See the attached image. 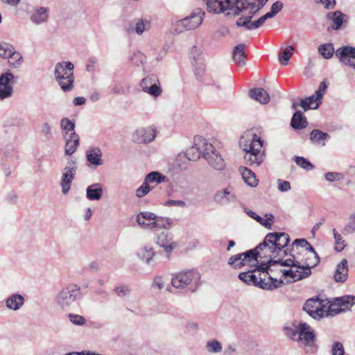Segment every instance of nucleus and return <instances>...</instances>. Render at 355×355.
<instances>
[{"label":"nucleus","instance_id":"obj_5","mask_svg":"<svg viewBox=\"0 0 355 355\" xmlns=\"http://www.w3.org/2000/svg\"><path fill=\"white\" fill-rule=\"evenodd\" d=\"M208 12L220 14L229 11L227 15H239L244 8V3L241 0H202Z\"/></svg>","mask_w":355,"mask_h":355},{"label":"nucleus","instance_id":"obj_51","mask_svg":"<svg viewBox=\"0 0 355 355\" xmlns=\"http://www.w3.org/2000/svg\"><path fill=\"white\" fill-rule=\"evenodd\" d=\"M144 92L150 94L154 98L159 96L162 93V88L159 80H158L157 83H154L153 85H150L148 87H146Z\"/></svg>","mask_w":355,"mask_h":355},{"label":"nucleus","instance_id":"obj_40","mask_svg":"<svg viewBox=\"0 0 355 355\" xmlns=\"http://www.w3.org/2000/svg\"><path fill=\"white\" fill-rule=\"evenodd\" d=\"M291 125L295 130H301L306 128L307 121L302 112L297 111L293 114L291 119Z\"/></svg>","mask_w":355,"mask_h":355},{"label":"nucleus","instance_id":"obj_32","mask_svg":"<svg viewBox=\"0 0 355 355\" xmlns=\"http://www.w3.org/2000/svg\"><path fill=\"white\" fill-rule=\"evenodd\" d=\"M49 18L48 10L46 8L40 7L35 10L31 16V21L39 25L47 21Z\"/></svg>","mask_w":355,"mask_h":355},{"label":"nucleus","instance_id":"obj_30","mask_svg":"<svg viewBox=\"0 0 355 355\" xmlns=\"http://www.w3.org/2000/svg\"><path fill=\"white\" fill-rule=\"evenodd\" d=\"M103 190L100 183L93 184L87 187L86 197L89 200H99L103 196Z\"/></svg>","mask_w":355,"mask_h":355},{"label":"nucleus","instance_id":"obj_39","mask_svg":"<svg viewBox=\"0 0 355 355\" xmlns=\"http://www.w3.org/2000/svg\"><path fill=\"white\" fill-rule=\"evenodd\" d=\"M65 139V150L64 153L67 155H71L74 153L79 145V137L69 136L64 137Z\"/></svg>","mask_w":355,"mask_h":355},{"label":"nucleus","instance_id":"obj_9","mask_svg":"<svg viewBox=\"0 0 355 355\" xmlns=\"http://www.w3.org/2000/svg\"><path fill=\"white\" fill-rule=\"evenodd\" d=\"M205 15L202 9H194L188 16L173 24L174 33L180 34L186 31L196 29L202 23Z\"/></svg>","mask_w":355,"mask_h":355},{"label":"nucleus","instance_id":"obj_36","mask_svg":"<svg viewBox=\"0 0 355 355\" xmlns=\"http://www.w3.org/2000/svg\"><path fill=\"white\" fill-rule=\"evenodd\" d=\"M335 304L345 310H349L355 304V296L351 295H344L335 298Z\"/></svg>","mask_w":355,"mask_h":355},{"label":"nucleus","instance_id":"obj_47","mask_svg":"<svg viewBox=\"0 0 355 355\" xmlns=\"http://www.w3.org/2000/svg\"><path fill=\"white\" fill-rule=\"evenodd\" d=\"M245 212L247 214L248 216L254 219L257 222L260 223L261 225H263L268 230H270L272 228V224L266 221V220L263 218L261 216L257 215L254 211L248 209H245Z\"/></svg>","mask_w":355,"mask_h":355},{"label":"nucleus","instance_id":"obj_3","mask_svg":"<svg viewBox=\"0 0 355 355\" xmlns=\"http://www.w3.org/2000/svg\"><path fill=\"white\" fill-rule=\"evenodd\" d=\"M171 285L182 293L195 292L200 285V275L196 270H182L173 275Z\"/></svg>","mask_w":355,"mask_h":355},{"label":"nucleus","instance_id":"obj_18","mask_svg":"<svg viewBox=\"0 0 355 355\" xmlns=\"http://www.w3.org/2000/svg\"><path fill=\"white\" fill-rule=\"evenodd\" d=\"M306 346H313L315 343V334L312 327L306 322L298 324L297 341Z\"/></svg>","mask_w":355,"mask_h":355},{"label":"nucleus","instance_id":"obj_37","mask_svg":"<svg viewBox=\"0 0 355 355\" xmlns=\"http://www.w3.org/2000/svg\"><path fill=\"white\" fill-rule=\"evenodd\" d=\"M145 181L151 186L157 185L162 182H166L167 178L158 171H153L147 174L144 178Z\"/></svg>","mask_w":355,"mask_h":355},{"label":"nucleus","instance_id":"obj_14","mask_svg":"<svg viewBox=\"0 0 355 355\" xmlns=\"http://www.w3.org/2000/svg\"><path fill=\"white\" fill-rule=\"evenodd\" d=\"M327 304L328 302L320 300L318 297H312L306 300L303 310L313 319L320 320L324 317V308Z\"/></svg>","mask_w":355,"mask_h":355},{"label":"nucleus","instance_id":"obj_49","mask_svg":"<svg viewBox=\"0 0 355 355\" xmlns=\"http://www.w3.org/2000/svg\"><path fill=\"white\" fill-rule=\"evenodd\" d=\"M355 233V213L349 215L347 223L345 225L343 234H353Z\"/></svg>","mask_w":355,"mask_h":355},{"label":"nucleus","instance_id":"obj_63","mask_svg":"<svg viewBox=\"0 0 355 355\" xmlns=\"http://www.w3.org/2000/svg\"><path fill=\"white\" fill-rule=\"evenodd\" d=\"M279 244L278 246L282 248V250H285L284 248L288 245L290 241L289 235L285 232H279Z\"/></svg>","mask_w":355,"mask_h":355},{"label":"nucleus","instance_id":"obj_21","mask_svg":"<svg viewBox=\"0 0 355 355\" xmlns=\"http://www.w3.org/2000/svg\"><path fill=\"white\" fill-rule=\"evenodd\" d=\"M293 259H279L277 260L270 259L267 263H261V265L257 266V268L253 270L254 272H263L264 274V277L266 278L268 276V279H269V276H271L270 274L272 272L270 267L272 266H275L276 264H280L283 266H290L295 263Z\"/></svg>","mask_w":355,"mask_h":355},{"label":"nucleus","instance_id":"obj_4","mask_svg":"<svg viewBox=\"0 0 355 355\" xmlns=\"http://www.w3.org/2000/svg\"><path fill=\"white\" fill-rule=\"evenodd\" d=\"M247 6H244V8L241 11H244L248 8L250 9V15L242 16L239 18L236 22L238 27H245L247 30L256 29L259 28L266 21L263 16L257 20L251 21L252 16L260 9H261L268 0H245Z\"/></svg>","mask_w":355,"mask_h":355},{"label":"nucleus","instance_id":"obj_31","mask_svg":"<svg viewBox=\"0 0 355 355\" xmlns=\"http://www.w3.org/2000/svg\"><path fill=\"white\" fill-rule=\"evenodd\" d=\"M245 46L243 44L236 45L233 50L232 59L235 64L243 66L245 64L246 54L245 52Z\"/></svg>","mask_w":355,"mask_h":355},{"label":"nucleus","instance_id":"obj_24","mask_svg":"<svg viewBox=\"0 0 355 355\" xmlns=\"http://www.w3.org/2000/svg\"><path fill=\"white\" fill-rule=\"evenodd\" d=\"M214 201L221 205H227L236 200L235 193L232 191V189L228 187L218 191L214 196Z\"/></svg>","mask_w":355,"mask_h":355},{"label":"nucleus","instance_id":"obj_1","mask_svg":"<svg viewBox=\"0 0 355 355\" xmlns=\"http://www.w3.org/2000/svg\"><path fill=\"white\" fill-rule=\"evenodd\" d=\"M263 141L252 131H247L241 137L239 145L245 151L244 160L248 165L259 166L265 159L262 150Z\"/></svg>","mask_w":355,"mask_h":355},{"label":"nucleus","instance_id":"obj_60","mask_svg":"<svg viewBox=\"0 0 355 355\" xmlns=\"http://www.w3.org/2000/svg\"><path fill=\"white\" fill-rule=\"evenodd\" d=\"M114 291L119 297H127L130 293V288L126 285H120L114 288Z\"/></svg>","mask_w":355,"mask_h":355},{"label":"nucleus","instance_id":"obj_8","mask_svg":"<svg viewBox=\"0 0 355 355\" xmlns=\"http://www.w3.org/2000/svg\"><path fill=\"white\" fill-rule=\"evenodd\" d=\"M137 222L141 228L145 230L169 229L173 220L170 218L157 216L152 212L142 211L137 214Z\"/></svg>","mask_w":355,"mask_h":355},{"label":"nucleus","instance_id":"obj_34","mask_svg":"<svg viewBox=\"0 0 355 355\" xmlns=\"http://www.w3.org/2000/svg\"><path fill=\"white\" fill-rule=\"evenodd\" d=\"M239 172L244 182L251 187H255L258 184V180L256 178L255 173L250 169L241 166Z\"/></svg>","mask_w":355,"mask_h":355},{"label":"nucleus","instance_id":"obj_50","mask_svg":"<svg viewBox=\"0 0 355 355\" xmlns=\"http://www.w3.org/2000/svg\"><path fill=\"white\" fill-rule=\"evenodd\" d=\"M153 188L154 186L149 185L144 180L141 185L136 189L135 196L138 198H141L148 194Z\"/></svg>","mask_w":355,"mask_h":355},{"label":"nucleus","instance_id":"obj_19","mask_svg":"<svg viewBox=\"0 0 355 355\" xmlns=\"http://www.w3.org/2000/svg\"><path fill=\"white\" fill-rule=\"evenodd\" d=\"M14 78V75L9 71L0 75V101H3L12 96V83Z\"/></svg>","mask_w":355,"mask_h":355},{"label":"nucleus","instance_id":"obj_61","mask_svg":"<svg viewBox=\"0 0 355 355\" xmlns=\"http://www.w3.org/2000/svg\"><path fill=\"white\" fill-rule=\"evenodd\" d=\"M304 243L307 245V248L304 250L310 252L311 254V255L313 256L314 260L312 262L307 261L308 263H311V267L316 266L319 263L320 257H319L318 253L315 252V249L311 245L310 243L309 244H307L306 243Z\"/></svg>","mask_w":355,"mask_h":355},{"label":"nucleus","instance_id":"obj_56","mask_svg":"<svg viewBox=\"0 0 355 355\" xmlns=\"http://www.w3.org/2000/svg\"><path fill=\"white\" fill-rule=\"evenodd\" d=\"M14 47L7 43L0 45V56L4 58H9L13 54Z\"/></svg>","mask_w":355,"mask_h":355},{"label":"nucleus","instance_id":"obj_59","mask_svg":"<svg viewBox=\"0 0 355 355\" xmlns=\"http://www.w3.org/2000/svg\"><path fill=\"white\" fill-rule=\"evenodd\" d=\"M334 306H336L335 304V300L332 304L327 306V309H324V317L335 316L343 312V309L340 308V306H338V308H334Z\"/></svg>","mask_w":355,"mask_h":355},{"label":"nucleus","instance_id":"obj_52","mask_svg":"<svg viewBox=\"0 0 355 355\" xmlns=\"http://www.w3.org/2000/svg\"><path fill=\"white\" fill-rule=\"evenodd\" d=\"M304 243L309 244L305 239H295L292 243V249L290 254H294L295 252L301 253V252H300V248L302 250H304L307 248V245Z\"/></svg>","mask_w":355,"mask_h":355},{"label":"nucleus","instance_id":"obj_7","mask_svg":"<svg viewBox=\"0 0 355 355\" xmlns=\"http://www.w3.org/2000/svg\"><path fill=\"white\" fill-rule=\"evenodd\" d=\"M253 270L239 273V278L248 285H253L263 290L272 291L280 287L284 282L269 276V282H266L265 277H257L253 274Z\"/></svg>","mask_w":355,"mask_h":355},{"label":"nucleus","instance_id":"obj_26","mask_svg":"<svg viewBox=\"0 0 355 355\" xmlns=\"http://www.w3.org/2000/svg\"><path fill=\"white\" fill-rule=\"evenodd\" d=\"M204 85L206 87V92L209 96L218 95L222 91L219 80L213 78L210 74H207L205 76Z\"/></svg>","mask_w":355,"mask_h":355},{"label":"nucleus","instance_id":"obj_55","mask_svg":"<svg viewBox=\"0 0 355 355\" xmlns=\"http://www.w3.org/2000/svg\"><path fill=\"white\" fill-rule=\"evenodd\" d=\"M295 162L297 165L306 171H311L314 168V166L308 159L303 157L295 156Z\"/></svg>","mask_w":355,"mask_h":355},{"label":"nucleus","instance_id":"obj_43","mask_svg":"<svg viewBox=\"0 0 355 355\" xmlns=\"http://www.w3.org/2000/svg\"><path fill=\"white\" fill-rule=\"evenodd\" d=\"M60 126L64 133V137L77 136L75 132V123L67 118H62Z\"/></svg>","mask_w":355,"mask_h":355},{"label":"nucleus","instance_id":"obj_15","mask_svg":"<svg viewBox=\"0 0 355 355\" xmlns=\"http://www.w3.org/2000/svg\"><path fill=\"white\" fill-rule=\"evenodd\" d=\"M77 169L78 166L76 160L70 159L64 168L61 177L60 186L62 188V192L64 194H67L70 190L72 181L76 174Z\"/></svg>","mask_w":355,"mask_h":355},{"label":"nucleus","instance_id":"obj_64","mask_svg":"<svg viewBox=\"0 0 355 355\" xmlns=\"http://www.w3.org/2000/svg\"><path fill=\"white\" fill-rule=\"evenodd\" d=\"M324 178L329 182L340 180L343 178V175L337 172H328L324 175Z\"/></svg>","mask_w":355,"mask_h":355},{"label":"nucleus","instance_id":"obj_2","mask_svg":"<svg viewBox=\"0 0 355 355\" xmlns=\"http://www.w3.org/2000/svg\"><path fill=\"white\" fill-rule=\"evenodd\" d=\"M318 51L324 59L331 58L335 53L340 62L355 69V47L343 46L335 51L332 43H325L320 44L318 48Z\"/></svg>","mask_w":355,"mask_h":355},{"label":"nucleus","instance_id":"obj_22","mask_svg":"<svg viewBox=\"0 0 355 355\" xmlns=\"http://www.w3.org/2000/svg\"><path fill=\"white\" fill-rule=\"evenodd\" d=\"M204 158L209 166L215 170L223 171L225 168L226 164L223 158L213 145L211 150H207Z\"/></svg>","mask_w":355,"mask_h":355},{"label":"nucleus","instance_id":"obj_25","mask_svg":"<svg viewBox=\"0 0 355 355\" xmlns=\"http://www.w3.org/2000/svg\"><path fill=\"white\" fill-rule=\"evenodd\" d=\"M349 267L346 259H343L336 266L334 279L337 283H344L348 278Z\"/></svg>","mask_w":355,"mask_h":355},{"label":"nucleus","instance_id":"obj_17","mask_svg":"<svg viewBox=\"0 0 355 355\" xmlns=\"http://www.w3.org/2000/svg\"><path fill=\"white\" fill-rule=\"evenodd\" d=\"M151 28L150 21L144 17L135 18L125 26L126 32L130 34L135 33L141 35L144 32L148 31Z\"/></svg>","mask_w":355,"mask_h":355},{"label":"nucleus","instance_id":"obj_57","mask_svg":"<svg viewBox=\"0 0 355 355\" xmlns=\"http://www.w3.org/2000/svg\"><path fill=\"white\" fill-rule=\"evenodd\" d=\"M284 333L288 337H289L293 341L297 342L298 336V325L285 327Z\"/></svg>","mask_w":355,"mask_h":355},{"label":"nucleus","instance_id":"obj_35","mask_svg":"<svg viewBox=\"0 0 355 355\" xmlns=\"http://www.w3.org/2000/svg\"><path fill=\"white\" fill-rule=\"evenodd\" d=\"M251 98L262 103L266 104L270 100L269 94L262 88H255L251 89L249 92Z\"/></svg>","mask_w":355,"mask_h":355},{"label":"nucleus","instance_id":"obj_62","mask_svg":"<svg viewBox=\"0 0 355 355\" xmlns=\"http://www.w3.org/2000/svg\"><path fill=\"white\" fill-rule=\"evenodd\" d=\"M331 352L332 355H345L343 345L339 341L333 343Z\"/></svg>","mask_w":355,"mask_h":355},{"label":"nucleus","instance_id":"obj_6","mask_svg":"<svg viewBox=\"0 0 355 355\" xmlns=\"http://www.w3.org/2000/svg\"><path fill=\"white\" fill-rule=\"evenodd\" d=\"M73 69L74 65L69 61L58 62L55 65V78L64 92H69L73 87Z\"/></svg>","mask_w":355,"mask_h":355},{"label":"nucleus","instance_id":"obj_13","mask_svg":"<svg viewBox=\"0 0 355 355\" xmlns=\"http://www.w3.org/2000/svg\"><path fill=\"white\" fill-rule=\"evenodd\" d=\"M212 144L205 138L196 136L194 137V145L186 151L185 156L190 161H196L202 155L205 157L207 150H211Z\"/></svg>","mask_w":355,"mask_h":355},{"label":"nucleus","instance_id":"obj_48","mask_svg":"<svg viewBox=\"0 0 355 355\" xmlns=\"http://www.w3.org/2000/svg\"><path fill=\"white\" fill-rule=\"evenodd\" d=\"M294 48L292 46H287L282 52L279 54V60L284 66H286L293 54Z\"/></svg>","mask_w":355,"mask_h":355},{"label":"nucleus","instance_id":"obj_29","mask_svg":"<svg viewBox=\"0 0 355 355\" xmlns=\"http://www.w3.org/2000/svg\"><path fill=\"white\" fill-rule=\"evenodd\" d=\"M137 254L139 259L144 261L146 263L153 265L154 263L153 258L156 253L153 247L150 245H145L141 248Z\"/></svg>","mask_w":355,"mask_h":355},{"label":"nucleus","instance_id":"obj_20","mask_svg":"<svg viewBox=\"0 0 355 355\" xmlns=\"http://www.w3.org/2000/svg\"><path fill=\"white\" fill-rule=\"evenodd\" d=\"M155 137V129L153 127H147L136 130L132 134V139L137 144H148L153 141Z\"/></svg>","mask_w":355,"mask_h":355},{"label":"nucleus","instance_id":"obj_10","mask_svg":"<svg viewBox=\"0 0 355 355\" xmlns=\"http://www.w3.org/2000/svg\"><path fill=\"white\" fill-rule=\"evenodd\" d=\"M80 295V287L69 284L62 288L55 296V305L62 310H67L74 304Z\"/></svg>","mask_w":355,"mask_h":355},{"label":"nucleus","instance_id":"obj_27","mask_svg":"<svg viewBox=\"0 0 355 355\" xmlns=\"http://www.w3.org/2000/svg\"><path fill=\"white\" fill-rule=\"evenodd\" d=\"M86 158L91 164L98 166L103 164L102 151L99 147H92L86 151Z\"/></svg>","mask_w":355,"mask_h":355},{"label":"nucleus","instance_id":"obj_42","mask_svg":"<svg viewBox=\"0 0 355 355\" xmlns=\"http://www.w3.org/2000/svg\"><path fill=\"white\" fill-rule=\"evenodd\" d=\"M345 17V15L340 11L329 12L327 15V19L334 22L332 28L334 30H338L341 28Z\"/></svg>","mask_w":355,"mask_h":355},{"label":"nucleus","instance_id":"obj_46","mask_svg":"<svg viewBox=\"0 0 355 355\" xmlns=\"http://www.w3.org/2000/svg\"><path fill=\"white\" fill-rule=\"evenodd\" d=\"M130 61L133 65L139 67L144 64L146 58L141 51H134L130 55Z\"/></svg>","mask_w":355,"mask_h":355},{"label":"nucleus","instance_id":"obj_16","mask_svg":"<svg viewBox=\"0 0 355 355\" xmlns=\"http://www.w3.org/2000/svg\"><path fill=\"white\" fill-rule=\"evenodd\" d=\"M191 58L193 60L191 64L193 69V73L196 78L204 83L205 78L207 75L205 73V69L203 67V58L196 46H193L191 51Z\"/></svg>","mask_w":355,"mask_h":355},{"label":"nucleus","instance_id":"obj_28","mask_svg":"<svg viewBox=\"0 0 355 355\" xmlns=\"http://www.w3.org/2000/svg\"><path fill=\"white\" fill-rule=\"evenodd\" d=\"M24 302L25 299L23 295L14 293L6 299V306L10 310L18 311L23 306Z\"/></svg>","mask_w":355,"mask_h":355},{"label":"nucleus","instance_id":"obj_38","mask_svg":"<svg viewBox=\"0 0 355 355\" xmlns=\"http://www.w3.org/2000/svg\"><path fill=\"white\" fill-rule=\"evenodd\" d=\"M321 103L322 100L316 98L315 94L304 99H302L300 101V105L305 111L309 109H317Z\"/></svg>","mask_w":355,"mask_h":355},{"label":"nucleus","instance_id":"obj_12","mask_svg":"<svg viewBox=\"0 0 355 355\" xmlns=\"http://www.w3.org/2000/svg\"><path fill=\"white\" fill-rule=\"evenodd\" d=\"M279 241V232L268 233L265 236L263 241L259 244V248L266 250L264 256H269L270 258L286 256L288 254L286 250H282V248L277 245Z\"/></svg>","mask_w":355,"mask_h":355},{"label":"nucleus","instance_id":"obj_44","mask_svg":"<svg viewBox=\"0 0 355 355\" xmlns=\"http://www.w3.org/2000/svg\"><path fill=\"white\" fill-rule=\"evenodd\" d=\"M260 251H263V250L262 248H259V245H258L256 248H254L252 250H250L245 252L241 253V256L243 257L242 260H243V261H244L245 265L247 263H248L252 260L257 261Z\"/></svg>","mask_w":355,"mask_h":355},{"label":"nucleus","instance_id":"obj_58","mask_svg":"<svg viewBox=\"0 0 355 355\" xmlns=\"http://www.w3.org/2000/svg\"><path fill=\"white\" fill-rule=\"evenodd\" d=\"M68 318L70 322L74 325L84 326L86 324V319L80 315L69 313Z\"/></svg>","mask_w":355,"mask_h":355},{"label":"nucleus","instance_id":"obj_23","mask_svg":"<svg viewBox=\"0 0 355 355\" xmlns=\"http://www.w3.org/2000/svg\"><path fill=\"white\" fill-rule=\"evenodd\" d=\"M155 242L164 250L168 258L173 250L177 247V243L173 241L172 236L166 232H162L159 234Z\"/></svg>","mask_w":355,"mask_h":355},{"label":"nucleus","instance_id":"obj_53","mask_svg":"<svg viewBox=\"0 0 355 355\" xmlns=\"http://www.w3.org/2000/svg\"><path fill=\"white\" fill-rule=\"evenodd\" d=\"M242 258L241 253L233 255L229 259L228 264L236 269L241 268L245 266V263L243 261Z\"/></svg>","mask_w":355,"mask_h":355},{"label":"nucleus","instance_id":"obj_41","mask_svg":"<svg viewBox=\"0 0 355 355\" xmlns=\"http://www.w3.org/2000/svg\"><path fill=\"white\" fill-rule=\"evenodd\" d=\"M205 349L208 354H217L223 352V345L219 340L212 338L206 342Z\"/></svg>","mask_w":355,"mask_h":355},{"label":"nucleus","instance_id":"obj_33","mask_svg":"<svg viewBox=\"0 0 355 355\" xmlns=\"http://www.w3.org/2000/svg\"><path fill=\"white\" fill-rule=\"evenodd\" d=\"M329 138L330 136L327 133L320 130H313L310 133V140L315 145L324 146H325L326 141L329 139Z\"/></svg>","mask_w":355,"mask_h":355},{"label":"nucleus","instance_id":"obj_45","mask_svg":"<svg viewBox=\"0 0 355 355\" xmlns=\"http://www.w3.org/2000/svg\"><path fill=\"white\" fill-rule=\"evenodd\" d=\"M332 233L334 238V250L338 252H340L346 247V242L343 236L339 234L335 228H333Z\"/></svg>","mask_w":355,"mask_h":355},{"label":"nucleus","instance_id":"obj_54","mask_svg":"<svg viewBox=\"0 0 355 355\" xmlns=\"http://www.w3.org/2000/svg\"><path fill=\"white\" fill-rule=\"evenodd\" d=\"M158 77L156 75L150 74L144 78L140 82V87L143 92L146 90V87L150 85H153L154 83H157Z\"/></svg>","mask_w":355,"mask_h":355},{"label":"nucleus","instance_id":"obj_11","mask_svg":"<svg viewBox=\"0 0 355 355\" xmlns=\"http://www.w3.org/2000/svg\"><path fill=\"white\" fill-rule=\"evenodd\" d=\"M288 259H293L295 263L290 266V267H296V270H283L282 273L285 277H291L293 282L301 280L304 278L308 277L311 273V263L307 262L306 259L304 261H300L297 256L293 254H290Z\"/></svg>","mask_w":355,"mask_h":355}]
</instances>
